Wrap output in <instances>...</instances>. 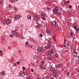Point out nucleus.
I'll use <instances>...</instances> for the list:
<instances>
[{"mask_svg":"<svg viewBox=\"0 0 79 79\" xmlns=\"http://www.w3.org/2000/svg\"><path fill=\"white\" fill-rule=\"evenodd\" d=\"M59 11V8L57 6H55V8L52 10V11L55 15H57L58 14V11Z\"/></svg>","mask_w":79,"mask_h":79,"instance_id":"nucleus-1","label":"nucleus"},{"mask_svg":"<svg viewBox=\"0 0 79 79\" xmlns=\"http://www.w3.org/2000/svg\"><path fill=\"white\" fill-rule=\"evenodd\" d=\"M50 70L51 71H53V77H55L56 76V71H55V68H53L52 69L51 68Z\"/></svg>","mask_w":79,"mask_h":79,"instance_id":"nucleus-2","label":"nucleus"},{"mask_svg":"<svg viewBox=\"0 0 79 79\" xmlns=\"http://www.w3.org/2000/svg\"><path fill=\"white\" fill-rule=\"evenodd\" d=\"M34 18L35 21H38L39 20V17L38 15H35V16Z\"/></svg>","mask_w":79,"mask_h":79,"instance_id":"nucleus-3","label":"nucleus"},{"mask_svg":"<svg viewBox=\"0 0 79 79\" xmlns=\"http://www.w3.org/2000/svg\"><path fill=\"white\" fill-rule=\"evenodd\" d=\"M12 23V21L10 19H8L6 21V23L7 24H10V23Z\"/></svg>","mask_w":79,"mask_h":79,"instance_id":"nucleus-4","label":"nucleus"},{"mask_svg":"<svg viewBox=\"0 0 79 79\" xmlns=\"http://www.w3.org/2000/svg\"><path fill=\"white\" fill-rule=\"evenodd\" d=\"M43 50V49L41 47H39L37 49V51H38V52H42Z\"/></svg>","mask_w":79,"mask_h":79,"instance_id":"nucleus-5","label":"nucleus"},{"mask_svg":"<svg viewBox=\"0 0 79 79\" xmlns=\"http://www.w3.org/2000/svg\"><path fill=\"white\" fill-rule=\"evenodd\" d=\"M52 25L53 27H54L55 25H56V23L55 21L52 22Z\"/></svg>","mask_w":79,"mask_h":79,"instance_id":"nucleus-6","label":"nucleus"},{"mask_svg":"<svg viewBox=\"0 0 79 79\" xmlns=\"http://www.w3.org/2000/svg\"><path fill=\"white\" fill-rule=\"evenodd\" d=\"M19 18H20V16L17 15L15 16V19H19Z\"/></svg>","mask_w":79,"mask_h":79,"instance_id":"nucleus-7","label":"nucleus"},{"mask_svg":"<svg viewBox=\"0 0 79 79\" xmlns=\"http://www.w3.org/2000/svg\"><path fill=\"white\" fill-rule=\"evenodd\" d=\"M12 33L14 34L15 35V36H17V33H16V31H12Z\"/></svg>","mask_w":79,"mask_h":79,"instance_id":"nucleus-8","label":"nucleus"},{"mask_svg":"<svg viewBox=\"0 0 79 79\" xmlns=\"http://www.w3.org/2000/svg\"><path fill=\"white\" fill-rule=\"evenodd\" d=\"M48 42L49 45H51L52 44V42L50 40H48Z\"/></svg>","mask_w":79,"mask_h":79,"instance_id":"nucleus-9","label":"nucleus"},{"mask_svg":"<svg viewBox=\"0 0 79 79\" xmlns=\"http://www.w3.org/2000/svg\"><path fill=\"white\" fill-rule=\"evenodd\" d=\"M46 32L47 34H50V31H49L47 29L46 30Z\"/></svg>","mask_w":79,"mask_h":79,"instance_id":"nucleus-10","label":"nucleus"},{"mask_svg":"<svg viewBox=\"0 0 79 79\" xmlns=\"http://www.w3.org/2000/svg\"><path fill=\"white\" fill-rule=\"evenodd\" d=\"M40 23H41V20H40L39 21L36 22V23L37 24H39Z\"/></svg>","mask_w":79,"mask_h":79,"instance_id":"nucleus-11","label":"nucleus"},{"mask_svg":"<svg viewBox=\"0 0 79 79\" xmlns=\"http://www.w3.org/2000/svg\"><path fill=\"white\" fill-rule=\"evenodd\" d=\"M25 75H26V74H25L24 72H23L22 73V76L23 77H24V76H25Z\"/></svg>","mask_w":79,"mask_h":79,"instance_id":"nucleus-12","label":"nucleus"},{"mask_svg":"<svg viewBox=\"0 0 79 79\" xmlns=\"http://www.w3.org/2000/svg\"><path fill=\"white\" fill-rule=\"evenodd\" d=\"M44 66V64H41L40 65V67L41 68V69H44V67L43 66Z\"/></svg>","mask_w":79,"mask_h":79,"instance_id":"nucleus-13","label":"nucleus"},{"mask_svg":"<svg viewBox=\"0 0 79 79\" xmlns=\"http://www.w3.org/2000/svg\"><path fill=\"white\" fill-rule=\"evenodd\" d=\"M27 18L28 19H31V17L29 15H28L27 16Z\"/></svg>","mask_w":79,"mask_h":79,"instance_id":"nucleus-14","label":"nucleus"},{"mask_svg":"<svg viewBox=\"0 0 79 79\" xmlns=\"http://www.w3.org/2000/svg\"><path fill=\"white\" fill-rule=\"evenodd\" d=\"M50 47H51V45H49L46 46V48H47V49H49V48H50Z\"/></svg>","mask_w":79,"mask_h":79,"instance_id":"nucleus-15","label":"nucleus"},{"mask_svg":"<svg viewBox=\"0 0 79 79\" xmlns=\"http://www.w3.org/2000/svg\"><path fill=\"white\" fill-rule=\"evenodd\" d=\"M78 30H79V28H77L76 30V33H77V32H78Z\"/></svg>","mask_w":79,"mask_h":79,"instance_id":"nucleus-16","label":"nucleus"},{"mask_svg":"<svg viewBox=\"0 0 79 79\" xmlns=\"http://www.w3.org/2000/svg\"><path fill=\"white\" fill-rule=\"evenodd\" d=\"M62 66H63V64H60L59 66V68H61Z\"/></svg>","mask_w":79,"mask_h":79,"instance_id":"nucleus-17","label":"nucleus"},{"mask_svg":"<svg viewBox=\"0 0 79 79\" xmlns=\"http://www.w3.org/2000/svg\"><path fill=\"white\" fill-rule=\"evenodd\" d=\"M48 60H51V57L50 56H48Z\"/></svg>","mask_w":79,"mask_h":79,"instance_id":"nucleus-18","label":"nucleus"},{"mask_svg":"<svg viewBox=\"0 0 79 79\" xmlns=\"http://www.w3.org/2000/svg\"><path fill=\"white\" fill-rule=\"evenodd\" d=\"M3 55V52H2V51L0 50V55Z\"/></svg>","mask_w":79,"mask_h":79,"instance_id":"nucleus-19","label":"nucleus"},{"mask_svg":"<svg viewBox=\"0 0 79 79\" xmlns=\"http://www.w3.org/2000/svg\"><path fill=\"white\" fill-rule=\"evenodd\" d=\"M42 16H45V14H44V13H43L42 14H41Z\"/></svg>","mask_w":79,"mask_h":79,"instance_id":"nucleus-20","label":"nucleus"},{"mask_svg":"<svg viewBox=\"0 0 79 79\" xmlns=\"http://www.w3.org/2000/svg\"><path fill=\"white\" fill-rule=\"evenodd\" d=\"M66 40L64 39V45H66Z\"/></svg>","mask_w":79,"mask_h":79,"instance_id":"nucleus-21","label":"nucleus"},{"mask_svg":"<svg viewBox=\"0 0 79 79\" xmlns=\"http://www.w3.org/2000/svg\"><path fill=\"white\" fill-rule=\"evenodd\" d=\"M2 74H4V75H5V72H2Z\"/></svg>","mask_w":79,"mask_h":79,"instance_id":"nucleus-22","label":"nucleus"},{"mask_svg":"<svg viewBox=\"0 0 79 79\" xmlns=\"http://www.w3.org/2000/svg\"><path fill=\"white\" fill-rule=\"evenodd\" d=\"M51 53H53V49L51 50Z\"/></svg>","mask_w":79,"mask_h":79,"instance_id":"nucleus-23","label":"nucleus"},{"mask_svg":"<svg viewBox=\"0 0 79 79\" xmlns=\"http://www.w3.org/2000/svg\"><path fill=\"white\" fill-rule=\"evenodd\" d=\"M27 79H31V77H30V76H28L27 77Z\"/></svg>","mask_w":79,"mask_h":79,"instance_id":"nucleus-24","label":"nucleus"},{"mask_svg":"<svg viewBox=\"0 0 79 79\" xmlns=\"http://www.w3.org/2000/svg\"><path fill=\"white\" fill-rule=\"evenodd\" d=\"M42 64H45V61H43L41 62Z\"/></svg>","mask_w":79,"mask_h":79,"instance_id":"nucleus-25","label":"nucleus"},{"mask_svg":"<svg viewBox=\"0 0 79 79\" xmlns=\"http://www.w3.org/2000/svg\"><path fill=\"white\" fill-rule=\"evenodd\" d=\"M10 36L11 37H14V35H10Z\"/></svg>","mask_w":79,"mask_h":79,"instance_id":"nucleus-26","label":"nucleus"},{"mask_svg":"<svg viewBox=\"0 0 79 79\" xmlns=\"http://www.w3.org/2000/svg\"><path fill=\"white\" fill-rule=\"evenodd\" d=\"M28 47H30V48H31L32 47V45L29 44V45H28Z\"/></svg>","mask_w":79,"mask_h":79,"instance_id":"nucleus-27","label":"nucleus"},{"mask_svg":"<svg viewBox=\"0 0 79 79\" xmlns=\"http://www.w3.org/2000/svg\"><path fill=\"white\" fill-rule=\"evenodd\" d=\"M51 52H48V54L49 55H51Z\"/></svg>","mask_w":79,"mask_h":79,"instance_id":"nucleus-28","label":"nucleus"},{"mask_svg":"<svg viewBox=\"0 0 79 79\" xmlns=\"http://www.w3.org/2000/svg\"><path fill=\"white\" fill-rule=\"evenodd\" d=\"M40 26V24H38V25H37V27H39Z\"/></svg>","mask_w":79,"mask_h":79,"instance_id":"nucleus-29","label":"nucleus"},{"mask_svg":"<svg viewBox=\"0 0 79 79\" xmlns=\"http://www.w3.org/2000/svg\"><path fill=\"white\" fill-rule=\"evenodd\" d=\"M22 69L23 70H25V69H26L25 68V67H23L22 68Z\"/></svg>","mask_w":79,"mask_h":79,"instance_id":"nucleus-30","label":"nucleus"},{"mask_svg":"<svg viewBox=\"0 0 79 79\" xmlns=\"http://www.w3.org/2000/svg\"><path fill=\"white\" fill-rule=\"evenodd\" d=\"M46 79H50V78L49 77H48V76L46 77Z\"/></svg>","mask_w":79,"mask_h":79,"instance_id":"nucleus-31","label":"nucleus"},{"mask_svg":"<svg viewBox=\"0 0 79 79\" xmlns=\"http://www.w3.org/2000/svg\"><path fill=\"white\" fill-rule=\"evenodd\" d=\"M58 15H59L60 16V15H61V14L60 12H58Z\"/></svg>","mask_w":79,"mask_h":79,"instance_id":"nucleus-32","label":"nucleus"},{"mask_svg":"<svg viewBox=\"0 0 79 79\" xmlns=\"http://www.w3.org/2000/svg\"><path fill=\"white\" fill-rule=\"evenodd\" d=\"M46 8H47V10H50V8L48 7H47Z\"/></svg>","mask_w":79,"mask_h":79,"instance_id":"nucleus-33","label":"nucleus"},{"mask_svg":"<svg viewBox=\"0 0 79 79\" xmlns=\"http://www.w3.org/2000/svg\"><path fill=\"white\" fill-rule=\"evenodd\" d=\"M40 37H42L43 36V35L42 34H40Z\"/></svg>","mask_w":79,"mask_h":79,"instance_id":"nucleus-34","label":"nucleus"},{"mask_svg":"<svg viewBox=\"0 0 79 79\" xmlns=\"http://www.w3.org/2000/svg\"><path fill=\"white\" fill-rule=\"evenodd\" d=\"M69 8L70 9H71V8H72V6L71 5L69 6Z\"/></svg>","mask_w":79,"mask_h":79,"instance_id":"nucleus-35","label":"nucleus"},{"mask_svg":"<svg viewBox=\"0 0 79 79\" xmlns=\"http://www.w3.org/2000/svg\"><path fill=\"white\" fill-rule=\"evenodd\" d=\"M73 54H75V53H76V50H74L73 51Z\"/></svg>","mask_w":79,"mask_h":79,"instance_id":"nucleus-36","label":"nucleus"},{"mask_svg":"<svg viewBox=\"0 0 79 79\" xmlns=\"http://www.w3.org/2000/svg\"><path fill=\"white\" fill-rule=\"evenodd\" d=\"M19 61H17V64H19Z\"/></svg>","mask_w":79,"mask_h":79,"instance_id":"nucleus-37","label":"nucleus"},{"mask_svg":"<svg viewBox=\"0 0 79 79\" xmlns=\"http://www.w3.org/2000/svg\"><path fill=\"white\" fill-rule=\"evenodd\" d=\"M77 28V27H76V26H74V29H76Z\"/></svg>","mask_w":79,"mask_h":79,"instance_id":"nucleus-38","label":"nucleus"},{"mask_svg":"<svg viewBox=\"0 0 79 79\" xmlns=\"http://www.w3.org/2000/svg\"><path fill=\"white\" fill-rule=\"evenodd\" d=\"M74 26H77V23H74Z\"/></svg>","mask_w":79,"mask_h":79,"instance_id":"nucleus-39","label":"nucleus"},{"mask_svg":"<svg viewBox=\"0 0 79 79\" xmlns=\"http://www.w3.org/2000/svg\"><path fill=\"white\" fill-rule=\"evenodd\" d=\"M67 45L68 47H69V43L68 42L67 43Z\"/></svg>","mask_w":79,"mask_h":79,"instance_id":"nucleus-40","label":"nucleus"},{"mask_svg":"<svg viewBox=\"0 0 79 79\" xmlns=\"http://www.w3.org/2000/svg\"><path fill=\"white\" fill-rule=\"evenodd\" d=\"M14 66H16V64L15 63H14Z\"/></svg>","mask_w":79,"mask_h":79,"instance_id":"nucleus-41","label":"nucleus"},{"mask_svg":"<svg viewBox=\"0 0 79 79\" xmlns=\"http://www.w3.org/2000/svg\"><path fill=\"white\" fill-rule=\"evenodd\" d=\"M9 7L10 8H11V5H10Z\"/></svg>","mask_w":79,"mask_h":79,"instance_id":"nucleus-42","label":"nucleus"},{"mask_svg":"<svg viewBox=\"0 0 79 79\" xmlns=\"http://www.w3.org/2000/svg\"><path fill=\"white\" fill-rule=\"evenodd\" d=\"M1 39L2 40H5V39L4 38H2Z\"/></svg>","mask_w":79,"mask_h":79,"instance_id":"nucleus-43","label":"nucleus"},{"mask_svg":"<svg viewBox=\"0 0 79 79\" xmlns=\"http://www.w3.org/2000/svg\"><path fill=\"white\" fill-rule=\"evenodd\" d=\"M55 56H56V57H57L58 56V55L57 54H55Z\"/></svg>","mask_w":79,"mask_h":79,"instance_id":"nucleus-44","label":"nucleus"},{"mask_svg":"<svg viewBox=\"0 0 79 79\" xmlns=\"http://www.w3.org/2000/svg\"><path fill=\"white\" fill-rule=\"evenodd\" d=\"M67 75H69V72H67Z\"/></svg>","mask_w":79,"mask_h":79,"instance_id":"nucleus-45","label":"nucleus"},{"mask_svg":"<svg viewBox=\"0 0 79 79\" xmlns=\"http://www.w3.org/2000/svg\"><path fill=\"white\" fill-rule=\"evenodd\" d=\"M31 72H33V69H31Z\"/></svg>","mask_w":79,"mask_h":79,"instance_id":"nucleus-46","label":"nucleus"},{"mask_svg":"<svg viewBox=\"0 0 79 79\" xmlns=\"http://www.w3.org/2000/svg\"><path fill=\"white\" fill-rule=\"evenodd\" d=\"M25 44L26 45H27V44H28V42H27Z\"/></svg>","mask_w":79,"mask_h":79,"instance_id":"nucleus-47","label":"nucleus"},{"mask_svg":"<svg viewBox=\"0 0 79 79\" xmlns=\"http://www.w3.org/2000/svg\"><path fill=\"white\" fill-rule=\"evenodd\" d=\"M21 73H19V76H21Z\"/></svg>","mask_w":79,"mask_h":79,"instance_id":"nucleus-48","label":"nucleus"},{"mask_svg":"<svg viewBox=\"0 0 79 79\" xmlns=\"http://www.w3.org/2000/svg\"><path fill=\"white\" fill-rule=\"evenodd\" d=\"M0 4H3V3L2 2H0Z\"/></svg>","mask_w":79,"mask_h":79,"instance_id":"nucleus-49","label":"nucleus"},{"mask_svg":"<svg viewBox=\"0 0 79 79\" xmlns=\"http://www.w3.org/2000/svg\"><path fill=\"white\" fill-rule=\"evenodd\" d=\"M70 34H71V35H73V32H71L70 33Z\"/></svg>","mask_w":79,"mask_h":79,"instance_id":"nucleus-50","label":"nucleus"},{"mask_svg":"<svg viewBox=\"0 0 79 79\" xmlns=\"http://www.w3.org/2000/svg\"><path fill=\"white\" fill-rule=\"evenodd\" d=\"M64 4H65V3H66V1H64Z\"/></svg>","mask_w":79,"mask_h":79,"instance_id":"nucleus-51","label":"nucleus"},{"mask_svg":"<svg viewBox=\"0 0 79 79\" xmlns=\"http://www.w3.org/2000/svg\"><path fill=\"white\" fill-rule=\"evenodd\" d=\"M67 3H69V1H68L67 2Z\"/></svg>","mask_w":79,"mask_h":79,"instance_id":"nucleus-52","label":"nucleus"},{"mask_svg":"<svg viewBox=\"0 0 79 79\" xmlns=\"http://www.w3.org/2000/svg\"><path fill=\"white\" fill-rule=\"evenodd\" d=\"M69 15H71V12H69Z\"/></svg>","mask_w":79,"mask_h":79,"instance_id":"nucleus-53","label":"nucleus"},{"mask_svg":"<svg viewBox=\"0 0 79 79\" xmlns=\"http://www.w3.org/2000/svg\"><path fill=\"white\" fill-rule=\"evenodd\" d=\"M42 19H45V17H42Z\"/></svg>","mask_w":79,"mask_h":79,"instance_id":"nucleus-54","label":"nucleus"},{"mask_svg":"<svg viewBox=\"0 0 79 79\" xmlns=\"http://www.w3.org/2000/svg\"><path fill=\"white\" fill-rule=\"evenodd\" d=\"M74 56H75V57H77V55H74Z\"/></svg>","mask_w":79,"mask_h":79,"instance_id":"nucleus-55","label":"nucleus"},{"mask_svg":"<svg viewBox=\"0 0 79 79\" xmlns=\"http://www.w3.org/2000/svg\"><path fill=\"white\" fill-rule=\"evenodd\" d=\"M14 10H17V9L16 8H15Z\"/></svg>","mask_w":79,"mask_h":79,"instance_id":"nucleus-56","label":"nucleus"},{"mask_svg":"<svg viewBox=\"0 0 79 79\" xmlns=\"http://www.w3.org/2000/svg\"><path fill=\"white\" fill-rule=\"evenodd\" d=\"M71 37H73V35H71Z\"/></svg>","mask_w":79,"mask_h":79,"instance_id":"nucleus-57","label":"nucleus"},{"mask_svg":"<svg viewBox=\"0 0 79 79\" xmlns=\"http://www.w3.org/2000/svg\"><path fill=\"white\" fill-rule=\"evenodd\" d=\"M15 0H12V2H14Z\"/></svg>","mask_w":79,"mask_h":79,"instance_id":"nucleus-58","label":"nucleus"},{"mask_svg":"<svg viewBox=\"0 0 79 79\" xmlns=\"http://www.w3.org/2000/svg\"><path fill=\"white\" fill-rule=\"evenodd\" d=\"M48 4H50V3H51V2H48Z\"/></svg>","mask_w":79,"mask_h":79,"instance_id":"nucleus-59","label":"nucleus"},{"mask_svg":"<svg viewBox=\"0 0 79 79\" xmlns=\"http://www.w3.org/2000/svg\"><path fill=\"white\" fill-rule=\"evenodd\" d=\"M15 30H16V31H18V29H17V28H16V29H15Z\"/></svg>","mask_w":79,"mask_h":79,"instance_id":"nucleus-60","label":"nucleus"},{"mask_svg":"<svg viewBox=\"0 0 79 79\" xmlns=\"http://www.w3.org/2000/svg\"><path fill=\"white\" fill-rule=\"evenodd\" d=\"M75 54H76V55H77V53H76V52H75Z\"/></svg>","mask_w":79,"mask_h":79,"instance_id":"nucleus-61","label":"nucleus"},{"mask_svg":"<svg viewBox=\"0 0 79 79\" xmlns=\"http://www.w3.org/2000/svg\"><path fill=\"white\" fill-rule=\"evenodd\" d=\"M77 72L78 73H79V69L78 70Z\"/></svg>","mask_w":79,"mask_h":79,"instance_id":"nucleus-62","label":"nucleus"},{"mask_svg":"<svg viewBox=\"0 0 79 79\" xmlns=\"http://www.w3.org/2000/svg\"><path fill=\"white\" fill-rule=\"evenodd\" d=\"M66 52H68V50H66Z\"/></svg>","mask_w":79,"mask_h":79,"instance_id":"nucleus-63","label":"nucleus"},{"mask_svg":"<svg viewBox=\"0 0 79 79\" xmlns=\"http://www.w3.org/2000/svg\"><path fill=\"white\" fill-rule=\"evenodd\" d=\"M78 59H79V56H78Z\"/></svg>","mask_w":79,"mask_h":79,"instance_id":"nucleus-64","label":"nucleus"}]
</instances>
